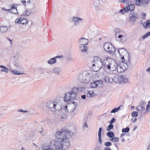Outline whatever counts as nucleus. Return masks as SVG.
Returning a JSON list of instances; mask_svg holds the SVG:
<instances>
[{"mask_svg": "<svg viewBox=\"0 0 150 150\" xmlns=\"http://www.w3.org/2000/svg\"><path fill=\"white\" fill-rule=\"evenodd\" d=\"M72 134L71 131L67 129L57 131L55 138L50 141V143L56 150H65L70 146L69 138Z\"/></svg>", "mask_w": 150, "mask_h": 150, "instance_id": "obj_1", "label": "nucleus"}, {"mask_svg": "<svg viewBox=\"0 0 150 150\" xmlns=\"http://www.w3.org/2000/svg\"><path fill=\"white\" fill-rule=\"evenodd\" d=\"M83 88H74L71 91L65 94L64 98L65 102H67L71 100H74L78 94L81 92Z\"/></svg>", "mask_w": 150, "mask_h": 150, "instance_id": "obj_2", "label": "nucleus"}, {"mask_svg": "<svg viewBox=\"0 0 150 150\" xmlns=\"http://www.w3.org/2000/svg\"><path fill=\"white\" fill-rule=\"evenodd\" d=\"M93 76L92 71L91 70H88L81 72L79 75L78 79L81 83H88L91 81Z\"/></svg>", "mask_w": 150, "mask_h": 150, "instance_id": "obj_3", "label": "nucleus"}, {"mask_svg": "<svg viewBox=\"0 0 150 150\" xmlns=\"http://www.w3.org/2000/svg\"><path fill=\"white\" fill-rule=\"evenodd\" d=\"M62 103L59 101L51 100L47 103L46 106L49 110L55 112L61 110L62 108Z\"/></svg>", "mask_w": 150, "mask_h": 150, "instance_id": "obj_4", "label": "nucleus"}, {"mask_svg": "<svg viewBox=\"0 0 150 150\" xmlns=\"http://www.w3.org/2000/svg\"><path fill=\"white\" fill-rule=\"evenodd\" d=\"M92 64V69L95 72L98 71L102 67L103 65L101 59L98 57H93Z\"/></svg>", "mask_w": 150, "mask_h": 150, "instance_id": "obj_5", "label": "nucleus"}, {"mask_svg": "<svg viewBox=\"0 0 150 150\" xmlns=\"http://www.w3.org/2000/svg\"><path fill=\"white\" fill-rule=\"evenodd\" d=\"M118 52L122 61L126 62H130V56L128 52L124 48L119 49Z\"/></svg>", "mask_w": 150, "mask_h": 150, "instance_id": "obj_6", "label": "nucleus"}, {"mask_svg": "<svg viewBox=\"0 0 150 150\" xmlns=\"http://www.w3.org/2000/svg\"><path fill=\"white\" fill-rule=\"evenodd\" d=\"M105 58L103 62L105 61L109 62L106 65H105V68L111 71H114L116 69L117 64L115 61L106 56L105 57Z\"/></svg>", "mask_w": 150, "mask_h": 150, "instance_id": "obj_7", "label": "nucleus"}, {"mask_svg": "<svg viewBox=\"0 0 150 150\" xmlns=\"http://www.w3.org/2000/svg\"><path fill=\"white\" fill-rule=\"evenodd\" d=\"M126 62L122 61L118 62L117 64V71L119 73H122L128 68V65Z\"/></svg>", "mask_w": 150, "mask_h": 150, "instance_id": "obj_8", "label": "nucleus"}, {"mask_svg": "<svg viewBox=\"0 0 150 150\" xmlns=\"http://www.w3.org/2000/svg\"><path fill=\"white\" fill-rule=\"evenodd\" d=\"M77 103L71 101L67 105L65 106L64 108L66 112H72L76 109L77 107Z\"/></svg>", "mask_w": 150, "mask_h": 150, "instance_id": "obj_9", "label": "nucleus"}, {"mask_svg": "<svg viewBox=\"0 0 150 150\" xmlns=\"http://www.w3.org/2000/svg\"><path fill=\"white\" fill-rule=\"evenodd\" d=\"M104 48L105 51L110 53H113L115 51L114 47L110 43H105L104 45Z\"/></svg>", "mask_w": 150, "mask_h": 150, "instance_id": "obj_10", "label": "nucleus"}, {"mask_svg": "<svg viewBox=\"0 0 150 150\" xmlns=\"http://www.w3.org/2000/svg\"><path fill=\"white\" fill-rule=\"evenodd\" d=\"M107 136L109 138V141L113 142H116L119 140V138L118 137H115L114 133L112 132H109L107 133Z\"/></svg>", "mask_w": 150, "mask_h": 150, "instance_id": "obj_11", "label": "nucleus"}, {"mask_svg": "<svg viewBox=\"0 0 150 150\" xmlns=\"http://www.w3.org/2000/svg\"><path fill=\"white\" fill-rule=\"evenodd\" d=\"M103 85V82L101 80H97L91 83L90 85V87L91 88H94L96 87H101Z\"/></svg>", "mask_w": 150, "mask_h": 150, "instance_id": "obj_12", "label": "nucleus"}, {"mask_svg": "<svg viewBox=\"0 0 150 150\" xmlns=\"http://www.w3.org/2000/svg\"><path fill=\"white\" fill-rule=\"evenodd\" d=\"M62 57H63L62 56H57L51 58L47 61V63L50 65H53L57 63V58H62Z\"/></svg>", "mask_w": 150, "mask_h": 150, "instance_id": "obj_13", "label": "nucleus"}, {"mask_svg": "<svg viewBox=\"0 0 150 150\" xmlns=\"http://www.w3.org/2000/svg\"><path fill=\"white\" fill-rule=\"evenodd\" d=\"M15 22L16 24H21L22 25H26L28 23V21L26 18H17Z\"/></svg>", "mask_w": 150, "mask_h": 150, "instance_id": "obj_14", "label": "nucleus"}, {"mask_svg": "<svg viewBox=\"0 0 150 150\" xmlns=\"http://www.w3.org/2000/svg\"><path fill=\"white\" fill-rule=\"evenodd\" d=\"M115 35L116 37H117L121 41H122L126 36L125 33L123 31L116 33Z\"/></svg>", "mask_w": 150, "mask_h": 150, "instance_id": "obj_15", "label": "nucleus"}, {"mask_svg": "<svg viewBox=\"0 0 150 150\" xmlns=\"http://www.w3.org/2000/svg\"><path fill=\"white\" fill-rule=\"evenodd\" d=\"M72 20L75 25H79L80 22H82L83 20L82 18L77 17H73Z\"/></svg>", "mask_w": 150, "mask_h": 150, "instance_id": "obj_16", "label": "nucleus"}, {"mask_svg": "<svg viewBox=\"0 0 150 150\" xmlns=\"http://www.w3.org/2000/svg\"><path fill=\"white\" fill-rule=\"evenodd\" d=\"M88 42V40L84 38H80L78 43L80 44V45H85Z\"/></svg>", "mask_w": 150, "mask_h": 150, "instance_id": "obj_17", "label": "nucleus"}, {"mask_svg": "<svg viewBox=\"0 0 150 150\" xmlns=\"http://www.w3.org/2000/svg\"><path fill=\"white\" fill-rule=\"evenodd\" d=\"M135 7L134 5L133 4H129L128 5L124 6L125 9L127 11V12L130 11V12L134 10Z\"/></svg>", "mask_w": 150, "mask_h": 150, "instance_id": "obj_18", "label": "nucleus"}, {"mask_svg": "<svg viewBox=\"0 0 150 150\" xmlns=\"http://www.w3.org/2000/svg\"><path fill=\"white\" fill-rule=\"evenodd\" d=\"M5 10L7 11L11 12L15 14L18 13L16 8L14 4L11 7V9H7Z\"/></svg>", "mask_w": 150, "mask_h": 150, "instance_id": "obj_19", "label": "nucleus"}, {"mask_svg": "<svg viewBox=\"0 0 150 150\" xmlns=\"http://www.w3.org/2000/svg\"><path fill=\"white\" fill-rule=\"evenodd\" d=\"M79 50L81 52L83 53H86L88 51V48L85 45H80Z\"/></svg>", "mask_w": 150, "mask_h": 150, "instance_id": "obj_20", "label": "nucleus"}, {"mask_svg": "<svg viewBox=\"0 0 150 150\" xmlns=\"http://www.w3.org/2000/svg\"><path fill=\"white\" fill-rule=\"evenodd\" d=\"M86 96L88 98L92 97L96 95L93 90H91L88 91L86 93Z\"/></svg>", "mask_w": 150, "mask_h": 150, "instance_id": "obj_21", "label": "nucleus"}, {"mask_svg": "<svg viewBox=\"0 0 150 150\" xmlns=\"http://www.w3.org/2000/svg\"><path fill=\"white\" fill-rule=\"evenodd\" d=\"M98 1H94L93 4V7L96 11L98 10L100 8L99 6L100 5L98 3Z\"/></svg>", "mask_w": 150, "mask_h": 150, "instance_id": "obj_22", "label": "nucleus"}, {"mask_svg": "<svg viewBox=\"0 0 150 150\" xmlns=\"http://www.w3.org/2000/svg\"><path fill=\"white\" fill-rule=\"evenodd\" d=\"M102 131V129L101 127H100L99 129L98 132V142L100 144H101L102 143V140L101 139V132Z\"/></svg>", "mask_w": 150, "mask_h": 150, "instance_id": "obj_23", "label": "nucleus"}, {"mask_svg": "<svg viewBox=\"0 0 150 150\" xmlns=\"http://www.w3.org/2000/svg\"><path fill=\"white\" fill-rule=\"evenodd\" d=\"M120 76H118L117 74L114 75L112 78L113 79V82H118L119 83Z\"/></svg>", "mask_w": 150, "mask_h": 150, "instance_id": "obj_24", "label": "nucleus"}, {"mask_svg": "<svg viewBox=\"0 0 150 150\" xmlns=\"http://www.w3.org/2000/svg\"><path fill=\"white\" fill-rule=\"evenodd\" d=\"M8 29V28L7 26L2 25L0 26V32L2 33L6 32Z\"/></svg>", "mask_w": 150, "mask_h": 150, "instance_id": "obj_25", "label": "nucleus"}, {"mask_svg": "<svg viewBox=\"0 0 150 150\" xmlns=\"http://www.w3.org/2000/svg\"><path fill=\"white\" fill-rule=\"evenodd\" d=\"M52 71L55 74H59L61 71V69L59 67H56L53 68Z\"/></svg>", "mask_w": 150, "mask_h": 150, "instance_id": "obj_26", "label": "nucleus"}, {"mask_svg": "<svg viewBox=\"0 0 150 150\" xmlns=\"http://www.w3.org/2000/svg\"><path fill=\"white\" fill-rule=\"evenodd\" d=\"M143 26L145 28L150 27V20H146L143 24Z\"/></svg>", "mask_w": 150, "mask_h": 150, "instance_id": "obj_27", "label": "nucleus"}, {"mask_svg": "<svg viewBox=\"0 0 150 150\" xmlns=\"http://www.w3.org/2000/svg\"><path fill=\"white\" fill-rule=\"evenodd\" d=\"M0 68L1 69L0 71L1 72H5L6 73H8L9 69L4 66L0 65Z\"/></svg>", "mask_w": 150, "mask_h": 150, "instance_id": "obj_28", "label": "nucleus"}, {"mask_svg": "<svg viewBox=\"0 0 150 150\" xmlns=\"http://www.w3.org/2000/svg\"><path fill=\"white\" fill-rule=\"evenodd\" d=\"M120 79L119 83H126L128 82V80L126 78L122 76H120Z\"/></svg>", "mask_w": 150, "mask_h": 150, "instance_id": "obj_29", "label": "nucleus"}, {"mask_svg": "<svg viewBox=\"0 0 150 150\" xmlns=\"http://www.w3.org/2000/svg\"><path fill=\"white\" fill-rule=\"evenodd\" d=\"M42 150H53V149L51 145H46L43 146Z\"/></svg>", "mask_w": 150, "mask_h": 150, "instance_id": "obj_30", "label": "nucleus"}, {"mask_svg": "<svg viewBox=\"0 0 150 150\" xmlns=\"http://www.w3.org/2000/svg\"><path fill=\"white\" fill-rule=\"evenodd\" d=\"M118 1L120 2L126 4H129L132 2V0H118Z\"/></svg>", "mask_w": 150, "mask_h": 150, "instance_id": "obj_31", "label": "nucleus"}, {"mask_svg": "<svg viewBox=\"0 0 150 150\" xmlns=\"http://www.w3.org/2000/svg\"><path fill=\"white\" fill-rule=\"evenodd\" d=\"M130 17L131 18L132 20L135 21L136 18H137V15L136 13H131L130 15Z\"/></svg>", "mask_w": 150, "mask_h": 150, "instance_id": "obj_32", "label": "nucleus"}, {"mask_svg": "<svg viewBox=\"0 0 150 150\" xmlns=\"http://www.w3.org/2000/svg\"><path fill=\"white\" fill-rule=\"evenodd\" d=\"M10 72L11 74L15 75H20L23 74V73H19L18 71L17 70H11L10 71Z\"/></svg>", "mask_w": 150, "mask_h": 150, "instance_id": "obj_33", "label": "nucleus"}, {"mask_svg": "<svg viewBox=\"0 0 150 150\" xmlns=\"http://www.w3.org/2000/svg\"><path fill=\"white\" fill-rule=\"evenodd\" d=\"M136 109L137 111L138 112H143L145 110V108L143 107L139 106L136 107Z\"/></svg>", "mask_w": 150, "mask_h": 150, "instance_id": "obj_34", "label": "nucleus"}, {"mask_svg": "<svg viewBox=\"0 0 150 150\" xmlns=\"http://www.w3.org/2000/svg\"><path fill=\"white\" fill-rule=\"evenodd\" d=\"M105 81L107 83H112L113 82V79L112 78H110L106 77L105 79Z\"/></svg>", "mask_w": 150, "mask_h": 150, "instance_id": "obj_35", "label": "nucleus"}, {"mask_svg": "<svg viewBox=\"0 0 150 150\" xmlns=\"http://www.w3.org/2000/svg\"><path fill=\"white\" fill-rule=\"evenodd\" d=\"M141 4L143 5L148 4L150 2V0H141Z\"/></svg>", "mask_w": 150, "mask_h": 150, "instance_id": "obj_36", "label": "nucleus"}, {"mask_svg": "<svg viewBox=\"0 0 150 150\" xmlns=\"http://www.w3.org/2000/svg\"><path fill=\"white\" fill-rule=\"evenodd\" d=\"M120 107L121 106H120L117 108H114L110 112V113H115L117 112L120 109Z\"/></svg>", "mask_w": 150, "mask_h": 150, "instance_id": "obj_37", "label": "nucleus"}, {"mask_svg": "<svg viewBox=\"0 0 150 150\" xmlns=\"http://www.w3.org/2000/svg\"><path fill=\"white\" fill-rule=\"evenodd\" d=\"M136 5L140 6L141 4V0H134Z\"/></svg>", "mask_w": 150, "mask_h": 150, "instance_id": "obj_38", "label": "nucleus"}, {"mask_svg": "<svg viewBox=\"0 0 150 150\" xmlns=\"http://www.w3.org/2000/svg\"><path fill=\"white\" fill-rule=\"evenodd\" d=\"M127 12L126 10H125L124 9V7L123 9H121L119 11L118 13L121 14H123Z\"/></svg>", "mask_w": 150, "mask_h": 150, "instance_id": "obj_39", "label": "nucleus"}, {"mask_svg": "<svg viewBox=\"0 0 150 150\" xmlns=\"http://www.w3.org/2000/svg\"><path fill=\"white\" fill-rule=\"evenodd\" d=\"M114 125L111 124L109 125L107 128V131H110L111 129L113 128Z\"/></svg>", "mask_w": 150, "mask_h": 150, "instance_id": "obj_40", "label": "nucleus"}, {"mask_svg": "<svg viewBox=\"0 0 150 150\" xmlns=\"http://www.w3.org/2000/svg\"><path fill=\"white\" fill-rule=\"evenodd\" d=\"M150 110V100L148 102V104L146 106V111L149 112Z\"/></svg>", "mask_w": 150, "mask_h": 150, "instance_id": "obj_41", "label": "nucleus"}, {"mask_svg": "<svg viewBox=\"0 0 150 150\" xmlns=\"http://www.w3.org/2000/svg\"><path fill=\"white\" fill-rule=\"evenodd\" d=\"M129 130V127H127L125 128H123L122 129V132H127Z\"/></svg>", "mask_w": 150, "mask_h": 150, "instance_id": "obj_42", "label": "nucleus"}, {"mask_svg": "<svg viewBox=\"0 0 150 150\" xmlns=\"http://www.w3.org/2000/svg\"><path fill=\"white\" fill-rule=\"evenodd\" d=\"M150 35V31L149 32H148L146 33L145 35H144L142 38L143 39H144L146 38L148 36Z\"/></svg>", "mask_w": 150, "mask_h": 150, "instance_id": "obj_43", "label": "nucleus"}, {"mask_svg": "<svg viewBox=\"0 0 150 150\" xmlns=\"http://www.w3.org/2000/svg\"><path fill=\"white\" fill-rule=\"evenodd\" d=\"M104 145L107 147H109L111 146L112 144L110 142H106L104 143Z\"/></svg>", "mask_w": 150, "mask_h": 150, "instance_id": "obj_44", "label": "nucleus"}, {"mask_svg": "<svg viewBox=\"0 0 150 150\" xmlns=\"http://www.w3.org/2000/svg\"><path fill=\"white\" fill-rule=\"evenodd\" d=\"M30 1V0H21L22 2L24 5H25L27 3H29Z\"/></svg>", "mask_w": 150, "mask_h": 150, "instance_id": "obj_45", "label": "nucleus"}, {"mask_svg": "<svg viewBox=\"0 0 150 150\" xmlns=\"http://www.w3.org/2000/svg\"><path fill=\"white\" fill-rule=\"evenodd\" d=\"M132 115L134 117H136L138 115V113L136 111H134L132 113Z\"/></svg>", "mask_w": 150, "mask_h": 150, "instance_id": "obj_46", "label": "nucleus"}, {"mask_svg": "<svg viewBox=\"0 0 150 150\" xmlns=\"http://www.w3.org/2000/svg\"><path fill=\"white\" fill-rule=\"evenodd\" d=\"M14 65L16 67H18L20 66V64L18 62H15L14 63Z\"/></svg>", "mask_w": 150, "mask_h": 150, "instance_id": "obj_47", "label": "nucleus"}, {"mask_svg": "<svg viewBox=\"0 0 150 150\" xmlns=\"http://www.w3.org/2000/svg\"><path fill=\"white\" fill-rule=\"evenodd\" d=\"M115 119L114 117L112 118L110 121V122L109 123L112 124L115 122Z\"/></svg>", "mask_w": 150, "mask_h": 150, "instance_id": "obj_48", "label": "nucleus"}, {"mask_svg": "<svg viewBox=\"0 0 150 150\" xmlns=\"http://www.w3.org/2000/svg\"><path fill=\"white\" fill-rule=\"evenodd\" d=\"M18 112H27V111L26 110H23L22 109H18Z\"/></svg>", "mask_w": 150, "mask_h": 150, "instance_id": "obj_49", "label": "nucleus"}, {"mask_svg": "<svg viewBox=\"0 0 150 150\" xmlns=\"http://www.w3.org/2000/svg\"><path fill=\"white\" fill-rule=\"evenodd\" d=\"M83 126L84 127L87 128L88 127L87 124L86 122H85L83 123Z\"/></svg>", "mask_w": 150, "mask_h": 150, "instance_id": "obj_50", "label": "nucleus"}, {"mask_svg": "<svg viewBox=\"0 0 150 150\" xmlns=\"http://www.w3.org/2000/svg\"><path fill=\"white\" fill-rule=\"evenodd\" d=\"M104 150H111V149L109 147H105L104 149Z\"/></svg>", "mask_w": 150, "mask_h": 150, "instance_id": "obj_51", "label": "nucleus"}, {"mask_svg": "<svg viewBox=\"0 0 150 150\" xmlns=\"http://www.w3.org/2000/svg\"><path fill=\"white\" fill-rule=\"evenodd\" d=\"M81 98H82L83 99H85L86 98V96L85 95H82L81 96Z\"/></svg>", "mask_w": 150, "mask_h": 150, "instance_id": "obj_52", "label": "nucleus"}, {"mask_svg": "<svg viewBox=\"0 0 150 150\" xmlns=\"http://www.w3.org/2000/svg\"><path fill=\"white\" fill-rule=\"evenodd\" d=\"M125 135V133L122 134L120 135V137L122 138Z\"/></svg>", "mask_w": 150, "mask_h": 150, "instance_id": "obj_53", "label": "nucleus"}, {"mask_svg": "<svg viewBox=\"0 0 150 150\" xmlns=\"http://www.w3.org/2000/svg\"><path fill=\"white\" fill-rule=\"evenodd\" d=\"M137 119L136 118H134L132 120V122H136Z\"/></svg>", "mask_w": 150, "mask_h": 150, "instance_id": "obj_54", "label": "nucleus"}, {"mask_svg": "<svg viewBox=\"0 0 150 150\" xmlns=\"http://www.w3.org/2000/svg\"><path fill=\"white\" fill-rule=\"evenodd\" d=\"M122 138V139L121 140V142H124L125 141L124 138Z\"/></svg>", "mask_w": 150, "mask_h": 150, "instance_id": "obj_55", "label": "nucleus"}, {"mask_svg": "<svg viewBox=\"0 0 150 150\" xmlns=\"http://www.w3.org/2000/svg\"><path fill=\"white\" fill-rule=\"evenodd\" d=\"M137 128V126L134 127V128L133 129V131H134Z\"/></svg>", "mask_w": 150, "mask_h": 150, "instance_id": "obj_56", "label": "nucleus"}, {"mask_svg": "<svg viewBox=\"0 0 150 150\" xmlns=\"http://www.w3.org/2000/svg\"><path fill=\"white\" fill-rule=\"evenodd\" d=\"M134 108V107L133 106H132L131 107V108L132 109H133Z\"/></svg>", "mask_w": 150, "mask_h": 150, "instance_id": "obj_57", "label": "nucleus"}, {"mask_svg": "<svg viewBox=\"0 0 150 150\" xmlns=\"http://www.w3.org/2000/svg\"><path fill=\"white\" fill-rule=\"evenodd\" d=\"M142 16H146V14H145V13H143V14H142Z\"/></svg>", "mask_w": 150, "mask_h": 150, "instance_id": "obj_58", "label": "nucleus"}, {"mask_svg": "<svg viewBox=\"0 0 150 150\" xmlns=\"http://www.w3.org/2000/svg\"><path fill=\"white\" fill-rule=\"evenodd\" d=\"M10 40V42H11V44L12 45V40Z\"/></svg>", "mask_w": 150, "mask_h": 150, "instance_id": "obj_59", "label": "nucleus"}, {"mask_svg": "<svg viewBox=\"0 0 150 150\" xmlns=\"http://www.w3.org/2000/svg\"><path fill=\"white\" fill-rule=\"evenodd\" d=\"M42 130H42L41 131H40V133H41V132H42Z\"/></svg>", "mask_w": 150, "mask_h": 150, "instance_id": "obj_60", "label": "nucleus"}]
</instances>
